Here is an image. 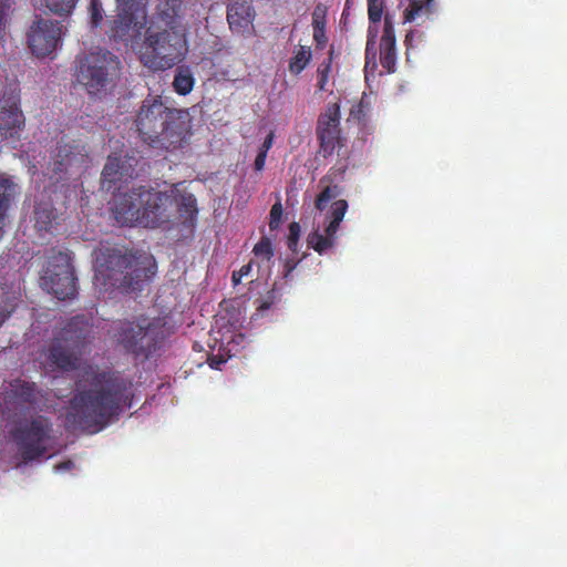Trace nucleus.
I'll return each mask as SVG.
<instances>
[{"instance_id": "nucleus-1", "label": "nucleus", "mask_w": 567, "mask_h": 567, "mask_svg": "<svg viewBox=\"0 0 567 567\" xmlns=\"http://www.w3.org/2000/svg\"><path fill=\"white\" fill-rule=\"evenodd\" d=\"M89 337L86 318L73 317L47 349V362L62 372L79 370L66 421L74 429L95 433L103 431L125 409L132 406L134 393L131 379L118 372L100 370L93 364L81 368Z\"/></svg>"}, {"instance_id": "nucleus-2", "label": "nucleus", "mask_w": 567, "mask_h": 567, "mask_svg": "<svg viewBox=\"0 0 567 567\" xmlns=\"http://www.w3.org/2000/svg\"><path fill=\"white\" fill-rule=\"evenodd\" d=\"M143 142L165 151L179 148L186 141L188 124L177 109L166 106L161 95H147L134 120Z\"/></svg>"}, {"instance_id": "nucleus-3", "label": "nucleus", "mask_w": 567, "mask_h": 567, "mask_svg": "<svg viewBox=\"0 0 567 567\" xmlns=\"http://www.w3.org/2000/svg\"><path fill=\"white\" fill-rule=\"evenodd\" d=\"M156 275V264L151 257L123 254L114 247H103L95 251L94 278L104 286L123 292L141 291L143 284Z\"/></svg>"}, {"instance_id": "nucleus-4", "label": "nucleus", "mask_w": 567, "mask_h": 567, "mask_svg": "<svg viewBox=\"0 0 567 567\" xmlns=\"http://www.w3.org/2000/svg\"><path fill=\"white\" fill-rule=\"evenodd\" d=\"M171 195L145 186L114 194L113 212L115 219L123 225L140 224L144 227H158L169 219Z\"/></svg>"}, {"instance_id": "nucleus-5", "label": "nucleus", "mask_w": 567, "mask_h": 567, "mask_svg": "<svg viewBox=\"0 0 567 567\" xmlns=\"http://www.w3.org/2000/svg\"><path fill=\"white\" fill-rule=\"evenodd\" d=\"M167 28L148 27L145 33L142 63L152 71L174 68L186 54V38L167 22Z\"/></svg>"}, {"instance_id": "nucleus-6", "label": "nucleus", "mask_w": 567, "mask_h": 567, "mask_svg": "<svg viewBox=\"0 0 567 567\" xmlns=\"http://www.w3.org/2000/svg\"><path fill=\"white\" fill-rule=\"evenodd\" d=\"M120 71L121 61L109 51L99 50L76 56V81L91 95L112 90Z\"/></svg>"}, {"instance_id": "nucleus-7", "label": "nucleus", "mask_w": 567, "mask_h": 567, "mask_svg": "<svg viewBox=\"0 0 567 567\" xmlns=\"http://www.w3.org/2000/svg\"><path fill=\"white\" fill-rule=\"evenodd\" d=\"M19 454L29 463L48 454L53 440V423L50 417L37 415L21 423L13 433Z\"/></svg>"}, {"instance_id": "nucleus-8", "label": "nucleus", "mask_w": 567, "mask_h": 567, "mask_svg": "<svg viewBox=\"0 0 567 567\" xmlns=\"http://www.w3.org/2000/svg\"><path fill=\"white\" fill-rule=\"evenodd\" d=\"M113 330L117 344L135 358L146 360L158 349L159 332L146 319L137 322L117 321Z\"/></svg>"}, {"instance_id": "nucleus-9", "label": "nucleus", "mask_w": 567, "mask_h": 567, "mask_svg": "<svg viewBox=\"0 0 567 567\" xmlns=\"http://www.w3.org/2000/svg\"><path fill=\"white\" fill-rule=\"evenodd\" d=\"M40 286L60 300L75 296L76 278L68 252L58 251L47 261V268L40 276Z\"/></svg>"}, {"instance_id": "nucleus-10", "label": "nucleus", "mask_w": 567, "mask_h": 567, "mask_svg": "<svg viewBox=\"0 0 567 567\" xmlns=\"http://www.w3.org/2000/svg\"><path fill=\"white\" fill-rule=\"evenodd\" d=\"M315 132L316 138L319 141L317 154L323 158L332 156L334 151L343 146L339 103H329L324 107V111L317 117Z\"/></svg>"}, {"instance_id": "nucleus-11", "label": "nucleus", "mask_w": 567, "mask_h": 567, "mask_svg": "<svg viewBox=\"0 0 567 567\" xmlns=\"http://www.w3.org/2000/svg\"><path fill=\"white\" fill-rule=\"evenodd\" d=\"M116 18L112 33L115 39L128 41L141 37L146 24V6L144 0H115Z\"/></svg>"}, {"instance_id": "nucleus-12", "label": "nucleus", "mask_w": 567, "mask_h": 567, "mask_svg": "<svg viewBox=\"0 0 567 567\" xmlns=\"http://www.w3.org/2000/svg\"><path fill=\"white\" fill-rule=\"evenodd\" d=\"M89 154L84 145H80L74 141H59L52 153L50 161V169L58 174L59 178L80 174L87 167Z\"/></svg>"}, {"instance_id": "nucleus-13", "label": "nucleus", "mask_w": 567, "mask_h": 567, "mask_svg": "<svg viewBox=\"0 0 567 567\" xmlns=\"http://www.w3.org/2000/svg\"><path fill=\"white\" fill-rule=\"evenodd\" d=\"M25 126V118L20 107V95L11 89L0 96V141L17 143Z\"/></svg>"}, {"instance_id": "nucleus-14", "label": "nucleus", "mask_w": 567, "mask_h": 567, "mask_svg": "<svg viewBox=\"0 0 567 567\" xmlns=\"http://www.w3.org/2000/svg\"><path fill=\"white\" fill-rule=\"evenodd\" d=\"M62 37V24L56 20L38 19L27 34V42L33 54L39 58L51 55Z\"/></svg>"}, {"instance_id": "nucleus-15", "label": "nucleus", "mask_w": 567, "mask_h": 567, "mask_svg": "<svg viewBox=\"0 0 567 567\" xmlns=\"http://www.w3.org/2000/svg\"><path fill=\"white\" fill-rule=\"evenodd\" d=\"M179 185L173 186L171 198L175 200L181 225L186 228H195L198 218L197 198L194 194L182 190Z\"/></svg>"}, {"instance_id": "nucleus-16", "label": "nucleus", "mask_w": 567, "mask_h": 567, "mask_svg": "<svg viewBox=\"0 0 567 567\" xmlns=\"http://www.w3.org/2000/svg\"><path fill=\"white\" fill-rule=\"evenodd\" d=\"M380 62L390 74L396 71V39L390 14L384 16L383 33L380 41Z\"/></svg>"}, {"instance_id": "nucleus-17", "label": "nucleus", "mask_w": 567, "mask_h": 567, "mask_svg": "<svg viewBox=\"0 0 567 567\" xmlns=\"http://www.w3.org/2000/svg\"><path fill=\"white\" fill-rule=\"evenodd\" d=\"M42 396L35 382L14 379L9 382V398L20 405H35Z\"/></svg>"}, {"instance_id": "nucleus-18", "label": "nucleus", "mask_w": 567, "mask_h": 567, "mask_svg": "<svg viewBox=\"0 0 567 567\" xmlns=\"http://www.w3.org/2000/svg\"><path fill=\"white\" fill-rule=\"evenodd\" d=\"M254 17V9L248 2H235L228 6V12H226L230 28L238 31L250 25Z\"/></svg>"}, {"instance_id": "nucleus-19", "label": "nucleus", "mask_w": 567, "mask_h": 567, "mask_svg": "<svg viewBox=\"0 0 567 567\" xmlns=\"http://www.w3.org/2000/svg\"><path fill=\"white\" fill-rule=\"evenodd\" d=\"M434 0H408L403 19L405 23H412L417 19H430L434 12Z\"/></svg>"}, {"instance_id": "nucleus-20", "label": "nucleus", "mask_w": 567, "mask_h": 567, "mask_svg": "<svg viewBox=\"0 0 567 567\" xmlns=\"http://www.w3.org/2000/svg\"><path fill=\"white\" fill-rule=\"evenodd\" d=\"M125 179L122 176L121 157L109 156L102 172L103 187L110 192L116 181Z\"/></svg>"}, {"instance_id": "nucleus-21", "label": "nucleus", "mask_w": 567, "mask_h": 567, "mask_svg": "<svg viewBox=\"0 0 567 567\" xmlns=\"http://www.w3.org/2000/svg\"><path fill=\"white\" fill-rule=\"evenodd\" d=\"M348 209V203L344 199H339L333 202L331 205V219L324 229L326 236L330 237L332 240H336V235L340 228V225L344 218L346 212Z\"/></svg>"}, {"instance_id": "nucleus-22", "label": "nucleus", "mask_w": 567, "mask_h": 567, "mask_svg": "<svg viewBox=\"0 0 567 567\" xmlns=\"http://www.w3.org/2000/svg\"><path fill=\"white\" fill-rule=\"evenodd\" d=\"M195 86L194 73L188 66L181 65L175 71V78H173V90L179 95H187Z\"/></svg>"}, {"instance_id": "nucleus-23", "label": "nucleus", "mask_w": 567, "mask_h": 567, "mask_svg": "<svg viewBox=\"0 0 567 567\" xmlns=\"http://www.w3.org/2000/svg\"><path fill=\"white\" fill-rule=\"evenodd\" d=\"M17 194L16 183L3 175H0V213L8 214Z\"/></svg>"}, {"instance_id": "nucleus-24", "label": "nucleus", "mask_w": 567, "mask_h": 567, "mask_svg": "<svg viewBox=\"0 0 567 567\" xmlns=\"http://www.w3.org/2000/svg\"><path fill=\"white\" fill-rule=\"evenodd\" d=\"M311 56L310 47L298 45L289 60V72L293 75L300 74L309 65Z\"/></svg>"}, {"instance_id": "nucleus-25", "label": "nucleus", "mask_w": 567, "mask_h": 567, "mask_svg": "<svg viewBox=\"0 0 567 567\" xmlns=\"http://www.w3.org/2000/svg\"><path fill=\"white\" fill-rule=\"evenodd\" d=\"M79 0H42V4L50 10L51 13L60 18H70L73 14Z\"/></svg>"}, {"instance_id": "nucleus-26", "label": "nucleus", "mask_w": 567, "mask_h": 567, "mask_svg": "<svg viewBox=\"0 0 567 567\" xmlns=\"http://www.w3.org/2000/svg\"><path fill=\"white\" fill-rule=\"evenodd\" d=\"M55 219L54 209L49 205L39 204L34 208V227L38 230L49 231Z\"/></svg>"}, {"instance_id": "nucleus-27", "label": "nucleus", "mask_w": 567, "mask_h": 567, "mask_svg": "<svg viewBox=\"0 0 567 567\" xmlns=\"http://www.w3.org/2000/svg\"><path fill=\"white\" fill-rule=\"evenodd\" d=\"M332 61H333V49L332 47L328 51V56L324 59L319 68H317V83L316 87L319 91H326L327 84L330 79V74L332 71Z\"/></svg>"}, {"instance_id": "nucleus-28", "label": "nucleus", "mask_w": 567, "mask_h": 567, "mask_svg": "<svg viewBox=\"0 0 567 567\" xmlns=\"http://www.w3.org/2000/svg\"><path fill=\"white\" fill-rule=\"evenodd\" d=\"M308 244L317 254L323 255L334 244L330 237L315 230L308 236Z\"/></svg>"}, {"instance_id": "nucleus-29", "label": "nucleus", "mask_w": 567, "mask_h": 567, "mask_svg": "<svg viewBox=\"0 0 567 567\" xmlns=\"http://www.w3.org/2000/svg\"><path fill=\"white\" fill-rule=\"evenodd\" d=\"M138 164L140 157L134 152L131 154L127 153L124 157H121L122 176H124L125 179L137 177L138 172L136 168Z\"/></svg>"}, {"instance_id": "nucleus-30", "label": "nucleus", "mask_w": 567, "mask_h": 567, "mask_svg": "<svg viewBox=\"0 0 567 567\" xmlns=\"http://www.w3.org/2000/svg\"><path fill=\"white\" fill-rule=\"evenodd\" d=\"M255 257L261 260H271L274 257L272 243L268 237H261V239L254 246Z\"/></svg>"}, {"instance_id": "nucleus-31", "label": "nucleus", "mask_w": 567, "mask_h": 567, "mask_svg": "<svg viewBox=\"0 0 567 567\" xmlns=\"http://www.w3.org/2000/svg\"><path fill=\"white\" fill-rule=\"evenodd\" d=\"M377 35L378 30L373 27L369 25L368 28V40L365 44V64L368 65L370 62L375 64L377 59Z\"/></svg>"}, {"instance_id": "nucleus-32", "label": "nucleus", "mask_w": 567, "mask_h": 567, "mask_svg": "<svg viewBox=\"0 0 567 567\" xmlns=\"http://www.w3.org/2000/svg\"><path fill=\"white\" fill-rule=\"evenodd\" d=\"M90 23L93 28H97L104 20V8L101 0H91L90 7Z\"/></svg>"}, {"instance_id": "nucleus-33", "label": "nucleus", "mask_w": 567, "mask_h": 567, "mask_svg": "<svg viewBox=\"0 0 567 567\" xmlns=\"http://www.w3.org/2000/svg\"><path fill=\"white\" fill-rule=\"evenodd\" d=\"M368 20L370 23H379L383 16L384 0H367Z\"/></svg>"}, {"instance_id": "nucleus-34", "label": "nucleus", "mask_w": 567, "mask_h": 567, "mask_svg": "<svg viewBox=\"0 0 567 567\" xmlns=\"http://www.w3.org/2000/svg\"><path fill=\"white\" fill-rule=\"evenodd\" d=\"M327 8L323 4L315 7L312 11V29L320 30L326 28Z\"/></svg>"}, {"instance_id": "nucleus-35", "label": "nucleus", "mask_w": 567, "mask_h": 567, "mask_svg": "<svg viewBox=\"0 0 567 567\" xmlns=\"http://www.w3.org/2000/svg\"><path fill=\"white\" fill-rule=\"evenodd\" d=\"M367 112L368 103L364 101V97H362L358 104L351 106L349 117L352 121L361 123L365 120Z\"/></svg>"}, {"instance_id": "nucleus-36", "label": "nucleus", "mask_w": 567, "mask_h": 567, "mask_svg": "<svg viewBox=\"0 0 567 567\" xmlns=\"http://www.w3.org/2000/svg\"><path fill=\"white\" fill-rule=\"evenodd\" d=\"M14 0H0V30H3L9 23L10 16L13 12Z\"/></svg>"}, {"instance_id": "nucleus-37", "label": "nucleus", "mask_w": 567, "mask_h": 567, "mask_svg": "<svg viewBox=\"0 0 567 567\" xmlns=\"http://www.w3.org/2000/svg\"><path fill=\"white\" fill-rule=\"evenodd\" d=\"M334 194L332 188L327 186L321 193H319L315 200L316 209L324 210L328 203L333 198Z\"/></svg>"}, {"instance_id": "nucleus-38", "label": "nucleus", "mask_w": 567, "mask_h": 567, "mask_svg": "<svg viewBox=\"0 0 567 567\" xmlns=\"http://www.w3.org/2000/svg\"><path fill=\"white\" fill-rule=\"evenodd\" d=\"M282 221V204L277 202L272 205L270 209V221L269 227L271 230H275L279 227V224Z\"/></svg>"}, {"instance_id": "nucleus-39", "label": "nucleus", "mask_w": 567, "mask_h": 567, "mask_svg": "<svg viewBox=\"0 0 567 567\" xmlns=\"http://www.w3.org/2000/svg\"><path fill=\"white\" fill-rule=\"evenodd\" d=\"M299 236H300V226H299V224L298 223H291L289 225V235H288L287 245H288V248L292 252H295L297 250V245H298Z\"/></svg>"}, {"instance_id": "nucleus-40", "label": "nucleus", "mask_w": 567, "mask_h": 567, "mask_svg": "<svg viewBox=\"0 0 567 567\" xmlns=\"http://www.w3.org/2000/svg\"><path fill=\"white\" fill-rule=\"evenodd\" d=\"M16 307L8 298L0 300V327L13 313Z\"/></svg>"}, {"instance_id": "nucleus-41", "label": "nucleus", "mask_w": 567, "mask_h": 567, "mask_svg": "<svg viewBox=\"0 0 567 567\" xmlns=\"http://www.w3.org/2000/svg\"><path fill=\"white\" fill-rule=\"evenodd\" d=\"M312 38L316 42V48L322 49L327 44V37H326V30H313Z\"/></svg>"}, {"instance_id": "nucleus-42", "label": "nucleus", "mask_w": 567, "mask_h": 567, "mask_svg": "<svg viewBox=\"0 0 567 567\" xmlns=\"http://www.w3.org/2000/svg\"><path fill=\"white\" fill-rule=\"evenodd\" d=\"M268 153L265 152H258L256 158H255V169L257 172H260L265 168V161L267 159Z\"/></svg>"}, {"instance_id": "nucleus-43", "label": "nucleus", "mask_w": 567, "mask_h": 567, "mask_svg": "<svg viewBox=\"0 0 567 567\" xmlns=\"http://www.w3.org/2000/svg\"><path fill=\"white\" fill-rule=\"evenodd\" d=\"M272 143H274V133L270 132L269 135L266 137V140H264V144H261L259 151L264 152V153H268L272 146Z\"/></svg>"}, {"instance_id": "nucleus-44", "label": "nucleus", "mask_w": 567, "mask_h": 567, "mask_svg": "<svg viewBox=\"0 0 567 567\" xmlns=\"http://www.w3.org/2000/svg\"><path fill=\"white\" fill-rule=\"evenodd\" d=\"M74 466H75V464L72 461L69 460V461H64V462L59 463L58 465L54 466V468L58 472H64V471L72 470Z\"/></svg>"}, {"instance_id": "nucleus-45", "label": "nucleus", "mask_w": 567, "mask_h": 567, "mask_svg": "<svg viewBox=\"0 0 567 567\" xmlns=\"http://www.w3.org/2000/svg\"><path fill=\"white\" fill-rule=\"evenodd\" d=\"M272 306H274L272 300L261 299L257 307V311H259V312L268 311Z\"/></svg>"}, {"instance_id": "nucleus-46", "label": "nucleus", "mask_w": 567, "mask_h": 567, "mask_svg": "<svg viewBox=\"0 0 567 567\" xmlns=\"http://www.w3.org/2000/svg\"><path fill=\"white\" fill-rule=\"evenodd\" d=\"M251 269H252V261L246 264V265H243L240 267L238 271V276H241L244 278V276H249L250 272H251Z\"/></svg>"}, {"instance_id": "nucleus-47", "label": "nucleus", "mask_w": 567, "mask_h": 567, "mask_svg": "<svg viewBox=\"0 0 567 567\" xmlns=\"http://www.w3.org/2000/svg\"><path fill=\"white\" fill-rule=\"evenodd\" d=\"M414 35H415V31H410L406 33L405 39H404V43H405L406 48H410L413 45Z\"/></svg>"}, {"instance_id": "nucleus-48", "label": "nucleus", "mask_w": 567, "mask_h": 567, "mask_svg": "<svg viewBox=\"0 0 567 567\" xmlns=\"http://www.w3.org/2000/svg\"><path fill=\"white\" fill-rule=\"evenodd\" d=\"M8 218V214L0 213V237L2 236L6 227V221Z\"/></svg>"}, {"instance_id": "nucleus-49", "label": "nucleus", "mask_w": 567, "mask_h": 567, "mask_svg": "<svg viewBox=\"0 0 567 567\" xmlns=\"http://www.w3.org/2000/svg\"><path fill=\"white\" fill-rule=\"evenodd\" d=\"M264 300H272V305H275V302L277 300V292H276V290L271 289L270 291H268L266 297L264 298Z\"/></svg>"}, {"instance_id": "nucleus-50", "label": "nucleus", "mask_w": 567, "mask_h": 567, "mask_svg": "<svg viewBox=\"0 0 567 567\" xmlns=\"http://www.w3.org/2000/svg\"><path fill=\"white\" fill-rule=\"evenodd\" d=\"M241 278L243 277H238V271H234L233 277H231L233 284L235 286H237L240 282Z\"/></svg>"}, {"instance_id": "nucleus-51", "label": "nucleus", "mask_w": 567, "mask_h": 567, "mask_svg": "<svg viewBox=\"0 0 567 567\" xmlns=\"http://www.w3.org/2000/svg\"><path fill=\"white\" fill-rule=\"evenodd\" d=\"M295 266H296L295 264H290V262L288 261V262L286 264V274H285V276L290 275V274H291V271L293 270Z\"/></svg>"}]
</instances>
